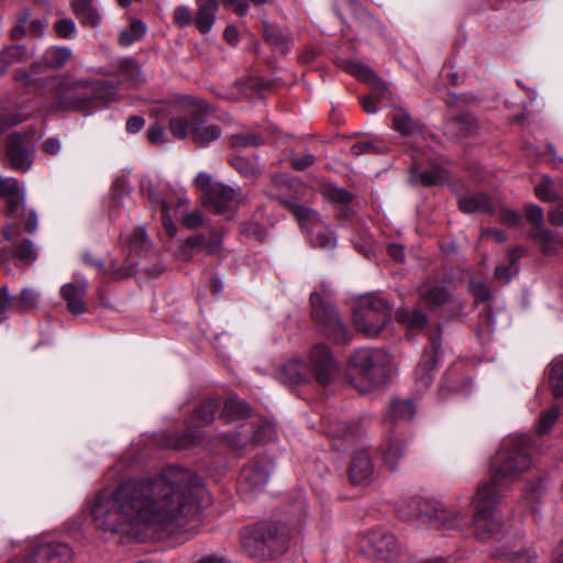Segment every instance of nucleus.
<instances>
[{
    "label": "nucleus",
    "instance_id": "2eb2a0df",
    "mask_svg": "<svg viewBox=\"0 0 563 563\" xmlns=\"http://www.w3.org/2000/svg\"><path fill=\"white\" fill-rule=\"evenodd\" d=\"M240 197V190L217 183L214 189L209 190L207 197H202V202L214 213L227 216L238 207Z\"/></svg>",
    "mask_w": 563,
    "mask_h": 563
},
{
    "label": "nucleus",
    "instance_id": "412c9836",
    "mask_svg": "<svg viewBox=\"0 0 563 563\" xmlns=\"http://www.w3.org/2000/svg\"><path fill=\"white\" fill-rule=\"evenodd\" d=\"M278 378L286 385L305 384L310 378V371L301 358H291L282 365Z\"/></svg>",
    "mask_w": 563,
    "mask_h": 563
},
{
    "label": "nucleus",
    "instance_id": "c85d7f7f",
    "mask_svg": "<svg viewBox=\"0 0 563 563\" xmlns=\"http://www.w3.org/2000/svg\"><path fill=\"white\" fill-rule=\"evenodd\" d=\"M459 207L465 213H489L494 211L493 200L483 192L471 194L460 198Z\"/></svg>",
    "mask_w": 563,
    "mask_h": 563
},
{
    "label": "nucleus",
    "instance_id": "9d476101",
    "mask_svg": "<svg viewBox=\"0 0 563 563\" xmlns=\"http://www.w3.org/2000/svg\"><path fill=\"white\" fill-rule=\"evenodd\" d=\"M221 408L220 398H209L205 400L190 417L188 428L184 432H175L167 439L170 448L181 450L194 446L201 441V434L198 431L199 427L211 423Z\"/></svg>",
    "mask_w": 563,
    "mask_h": 563
},
{
    "label": "nucleus",
    "instance_id": "72a5a7b5",
    "mask_svg": "<svg viewBox=\"0 0 563 563\" xmlns=\"http://www.w3.org/2000/svg\"><path fill=\"white\" fill-rule=\"evenodd\" d=\"M27 58L24 45H10L0 52V76L7 74L10 66L15 63L24 62Z\"/></svg>",
    "mask_w": 563,
    "mask_h": 563
},
{
    "label": "nucleus",
    "instance_id": "c9c22d12",
    "mask_svg": "<svg viewBox=\"0 0 563 563\" xmlns=\"http://www.w3.org/2000/svg\"><path fill=\"white\" fill-rule=\"evenodd\" d=\"M416 413V406L411 399H393L387 410V418L391 421L408 420Z\"/></svg>",
    "mask_w": 563,
    "mask_h": 563
},
{
    "label": "nucleus",
    "instance_id": "69168bd1",
    "mask_svg": "<svg viewBox=\"0 0 563 563\" xmlns=\"http://www.w3.org/2000/svg\"><path fill=\"white\" fill-rule=\"evenodd\" d=\"M216 184L212 181L211 175L205 172L199 173L195 179V185L203 192L202 197H207L209 190L214 189Z\"/></svg>",
    "mask_w": 563,
    "mask_h": 563
},
{
    "label": "nucleus",
    "instance_id": "bf43d9fd",
    "mask_svg": "<svg viewBox=\"0 0 563 563\" xmlns=\"http://www.w3.org/2000/svg\"><path fill=\"white\" fill-rule=\"evenodd\" d=\"M54 30L60 38H73L76 35V24L68 18L57 20Z\"/></svg>",
    "mask_w": 563,
    "mask_h": 563
},
{
    "label": "nucleus",
    "instance_id": "b1692460",
    "mask_svg": "<svg viewBox=\"0 0 563 563\" xmlns=\"http://www.w3.org/2000/svg\"><path fill=\"white\" fill-rule=\"evenodd\" d=\"M197 12L194 16V23L201 34L211 31L216 23L219 9L218 0H196Z\"/></svg>",
    "mask_w": 563,
    "mask_h": 563
},
{
    "label": "nucleus",
    "instance_id": "cd10ccee",
    "mask_svg": "<svg viewBox=\"0 0 563 563\" xmlns=\"http://www.w3.org/2000/svg\"><path fill=\"white\" fill-rule=\"evenodd\" d=\"M87 287L85 283L74 284L69 283L62 287L60 294L67 301V308L71 313L80 314L86 310L85 296Z\"/></svg>",
    "mask_w": 563,
    "mask_h": 563
},
{
    "label": "nucleus",
    "instance_id": "79ce46f5",
    "mask_svg": "<svg viewBox=\"0 0 563 563\" xmlns=\"http://www.w3.org/2000/svg\"><path fill=\"white\" fill-rule=\"evenodd\" d=\"M549 380L555 398L563 396V358L553 361L549 366Z\"/></svg>",
    "mask_w": 563,
    "mask_h": 563
},
{
    "label": "nucleus",
    "instance_id": "7ed1b4c3",
    "mask_svg": "<svg viewBox=\"0 0 563 563\" xmlns=\"http://www.w3.org/2000/svg\"><path fill=\"white\" fill-rule=\"evenodd\" d=\"M112 95L113 87L106 80L64 74L54 78L51 107L89 115L104 108Z\"/></svg>",
    "mask_w": 563,
    "mask_h": 563
},
{
    "label": "nucleus",
    "instance_id": "774afa93",
    "mask_svg": "<svg viewBox=\"0 0 563 563\" xmlns=\"http://www.w3.org/2000/svg\"><path fill=\"white\" fill-rule=\"evenodd\" d=\"M316 161V157L312 154H305L301 157L291 158L290 163L292 168L296 170H305L309 166H311Z\"/></svg>",
    "mask_w": 563,
    "mask_h": 563
},
{
    "label": "nucleus",
    "instance_id": "393cba45",
    "mask_svg": "<svg viewBox=\"0 0 563 563\" xmlns=\"http://www.w3.org/2000/svg\"><path fill=\"white\" fill-rule=\"evenodd\" d=\"M23 136L20 133H13L9 137L8 158L13 169L26 172L30 169L32 162L29 153L22 146Z\"/></svg>",
    "mask_w": 563,
    "mask_h": 563
},
{
    "label": "nucleus",
    "instance_id": "3c124183",
    "mask_svg": "<svg viewBox=\"0 0 563 563\" xmlns=\"http://www.w3.org/2000/svg\"><path fill=\"white\" fill-rule=\"evenodd\" d=\"M521 256V251L519 250H512L508 253V260L510 265H499L495 269V277L499 282L507 284L511 280L512 273L511 268L515 267L516 261Z\"/></svg>",
    "mask_w": 563,
    "mask_h": 563
},
{
    "label": "nucleus",
    "instance_id": "5fc2aeb1",
    "mask_svg": "<svg viewBox=\"0 0 563 563\" xmlns=\"http://www.w3.org/2000/svg\"><path fill=\"white\" fill-rule=\"evenodd\" d=\"M130 249L134 252H146L150 240L144 228H137L129 238Z\"/></svg>",
    "mask_w": 563,
    "mask_h": 563
},
{
    "label": "nucleus",
    "instance_id": "f03ea898",
    "mask_svg": "<svg viewBox=\"0 0 563 563\" xmlns=\"http://www.w3.org/2000/svg\"><path fill=\"white\" fill-rule=\"evenodd\" d=\"M500 501V490L492 485H481L473 498L474 534L479 541L494 540L490 549L493 559L517 563H532L538 559L536 551L516 530L503 532L504 523L496 515Z\"/></svg>",
    "mask_w": 563,
    "mask_h": 563
},
{
    "label": "nucleus",
    "instance_id": "20e7f679",
    "mask_svg": "<svg viewBox=\"0 0 563 563\" xmlns=\"http://www.w3.org/2000/svg\"><path fill=\"white\" fill-rule=\"evenodd\" d=\"M298 532L285 522H262L243 531L241 545L251 560L275 561L289 550Z\"/></svg>",
    "mask_w": 563,
    "mask_h": 563
},
{
    "label": "nucleus",
    "instance_id": "a19ab883",
    "mask_svg": "<svg viewBox=\"0 0 563 563\" xmlns=\"http://www.w3.org/2000/svg\"><path fill=\"white\" fill-rule=\"evenodd\" d=\"M448 129L452 133H457L461 136H467L476 129L475 120L471 114L463 113L452 119L448 124Z\"/></svg>",
    "mask_w": 563,
    "mask_h": 563
},
{
    "label": "nucleus",
    "instance_id": "4c0bfd02",
    "mask_svg": "<svg viewBox=\"0 0 563 563\" xmlns=\"http://www.w3.org/2000/svg\"><path fill=\"white\" fill-rule=\"evenodd\" d=\"M147 197L150 202L161 210V220L162 224L168 232V234L174 235L176 233V227L173 223L172 217L169 214V205L168 202L159 195L151 191L148 189Z\"/></svg>",
    "mask_w": 563,
    "mask_h": 563
},
{
    "label": "nucleus",
    "instance_id": "e433bc0d",
    "mask_svg": "<svg viewBox=\"0 0 563 563\" xmlns=\"http://www.w3.org/2000/svg\"><path fill=\"white\" fill-rule=\"evenodd\" d=\"M390 115L394 129L400 134L412 135L419 131L417 122L411 119L405 109L397 108Z\"/></svg>",
    "mask_w": 563,
    "mask_h": 563
},
{
    "label": "nucleus",
    "instance_id": "f257e3e1",
    "mask_svg": "<svg viewBox=\"0 0 563 563\" xmlns=\"http://www.w3.org/2000/svg\"><path fill=\"white\" fill-rule=\"evenodd\" d=\"M203 493L201 478L192 471L170 465L158 475L131 478L111 493L98 494L91 515L99 529L144 542L159 533L187 531Z\"/></svg>",
    "mask_w": 563,
    "mask_h": 563
},
{
    "label": "nucleus",
    "instance_id": "6e6552de",
    "mask_svg": "<svg viewBox=\"0 0 563 563\" xmlns=\"http://www.w3.org/2000/svg\"><path fill=\"white\" fill-rule=\"evenodd\" d=\"M412 512L408 519L417 520L434 529H460L466 520V512L455 509L441 501H429L424 499L412 501Z\"/></svg>",
    "mask_w": 563,
    "mask_h": 563
},
{
    "label": "nucleus",
    "instance_id": "052dcab7",
    "mask_svg": "<svg viewBox=\"0 0 563 563\" xmlns=\"http://www.w3.org/2000/svg\"><path fill=\"white\" fill-rule=\"evenodd\" d=\"M173 21L174 23L183 29L189 26L194 23V18L189 7L187 5H178L173 11Z\"/></svg>",
    "mask_w": 563,
    "mask_h": 563
},
{
    "label": "nucleus",
    "instance_id": "4468645a",
    "mask_svg": "<svg viewBox=\"0 0 563 563\" xmlns=\"http://www.w3.org/2000/svg\"><path fill=\"white\" fill-rule=\"evenodd\" d=\"M75 559L73 549L65 542H38L30 549L29 560L33 563H67Z\"/></svg>",
    "mask_w": 563,
    "mask_h": 563
},
{
    "label": "nucleus",
    "instance_id": "4be33fe9",
    "mask_svg": "<svg viewBox=\"0 0 563 563\" xmlns=\"http://www.w3.org/2000/svg\"><path fill=\"white\" fill-rule=\"evenodd\" d=\"M275 435L274 426L269 422L261 423L252 433L239 432L236 435H225L224 440L234 449H240L246 444L249 440L256 443H266Z\"/></svg>",
    "mask_w": 563,
    "mask_h": 563
},
{
    "label": "nucleus",
    "instance_id": "1a4fd4ad",
    "mask_svg": "<svg viewBox=\"0 0 563 563\" xmlns=\"http://www.w3.org/2000/svg\"><path fill=\"white\" fill-rule=\"evenodd\" d=\"M350 364L367 380L369 387L386 383L394 369L393 356L379 349L356 350Z\"/></svg>",
    "mask_w": 563,
    "mask_h": 563
},
{
    "label": "nucleus",
    "instance_id": "7c9ffc66",
    "mask_svg": "<svg viewBox=\"0 0 563 563\" xmlns=\"http://www.w3.org/2000/svg\"><path fill=\"white\" fill-rule=\"evenodd\" d=\"M449 297L448 288L440 284H427L420 288V301L429 308L442 306Z\"/></svg>",
    "mask_w": 563,
    "mask_h": 563
},
{
    "label": "nucleus",
    "instance_id": "c03bdc74",
    "mask_svg": "<svg viewBox=\"0 0 563 563\" xmlns=\"http://www.w3.org/2000/svg\"><path fill=\"white\" fill-rule=\"evenodd\" d=\"M396 317L399 322L412 330H421L428 322L427 316L420 310H399Z\"/></svg>",
    "mask_w": 563,
    "mask_h": 563
},
{
    "label": "nucleus",
    "instance_id": "4d7b16f0",
    "mask_svg": "<svg viewBox=\"0 0 563 563\" xmlns=\"http://www.w3.org/2000/svg\"><path fill=\"white\" fill-rule=\"evenodd\" d=\"M559 415H560V410L558 407H552L549 410L544 411L539 419L538 430H537L538 433L539 434L547 433L552 428V426L555 423V421L558 420Z\"/></svg>",
    "mask_w": 563,
    "mask_h": 563
},
{
    "label": "nucleus",
    "instance_id": "0eeeda50",
    "mask_svg": "<svg viewBox=\"0 0 563 563\" xmlns=\"http://www.w3.org/2000/svg\"><path fill=\"white\" fill-rule=\"evenodd\" d=\"M390 316L389 303L384 298L369 294L356 301L353 310V323L357 332L374 338L387 325Z\"/></svg>",
    "mask_w": 563,
    "mask_h": 563
},
{
    "label": "nucleus",
    "instance_id": "423d86ee",
    "mask_svg": "<svg viewBox=\"0 0 563 563\" xmlns=\"http://www.w3.org/2000/svg\"><path fill=\"white\" fill-rule=\"evenodd\" d=\"M357 559L382 563L406 559V548L396 536L384 528H372L360 533Z\"/></svg>",
    "mask_w": 563,
    "mask_h": 563
},
{
    "label": "nucleus",
    "instance_id": "09e8293b",
    "mask_svg": "<svg viewBox=\"0 0 563 563\" xmlns=\"http://www.w3.org/2000/svg\"><path fill=\"white\" fill-rule=\"evenodd\" d=\"M536 196L543 201H555L559 195L554 189V183L547 175L541 177L540 184L534 188Z\"/></svg>",
    "mask_w": 563,
    "mask_h": 563
},
{
    "label": "nucleus",
    "instance_id": "ddd939ff",
    "mask_svg": "<svg viewBox=\"0 0 563 563\" xmlns=\"http://www.w3.org/2000/svg\"><path fill=\"white\" fill-rule=\"evenodd\" d=\"M527 220L533 225L529 232L530 238L540 245L545 255L556 252L559 245H563V240L555 236L543 227V210L536 205H530L526 210Z\"/></svg>",
    "mask_w": 563,
    "mask_h": 563
},
{
    "label": "nucleus",
    "instance_id": "bb28decb",
    "mask_svg": "<svg viewBox=\"0 0 563 563\" xmlns=\"http://www.w3.org/2000/svg\"><path fill=\"white\" fill-rule=\"evenodd\" d=\"M220 136V126L216 124H206L196 115V113H191V137L196 144L207 146Z\"/></svg>",
    "mask_w": 563,
    "mask_h": 563
},
{
    "label": "nucleus",
    "instance_id": "c756f323",
    "mask_svg": "<svg viewBox=\"0 0 563 563\" xmlns=\"http://www.w3.org/2000/svg\"><path fill=\"white\" fill-rule=\"evenodd\" d=\"M71 8L75 15L84 25L98 26L101 14L93 4V0H73Z\"/></svg>",
    "mask_w": 563,
    "mask_h": 563
},
{
    "label": "nucleus",
    "instance_id": "39448f33",
    "mask_svg": "<svg viewBox=\"0 0 563 563\" xmlns=\"http://www.w3.org/2000/svg\"><path fill=\"white\" fill-rule=\"evenodd\" d=\"M532 465L528 437L514 435L508 438L497 452L492 464V479L483 485H492L499 490L517 481Z\"/></svg>",
    "mask_w": 563,
    "mask_h": 563
},
{
    "label": "nucleus",
    "instance_id": "dca6fc26",
    "mask_svg": "<svg viewBox=\"0 0 563 563\" xmlns=\"http://www.w3.org/2000/svg\"><path fill=\"white\" fill-rule=\"evenodd\" d=\"M0 197L7 200V216L12 220H22L25 214V192L18 179L0 175Z\"/></svg>",
    "mask_w": 563,
    "mask_h": 563
},
{
    "label": "nucleus",
    "instance_id": "de8ad7c7",
    "mask_svg": "<svg viewBox=\"0 0 563 563\" xmlns=\"http://www.w3.org/2000/svg\"><path fill=\"white\" fill-rule=\"evenodd\" d=\"M264 38L269 45L275 46L282 52L288 49V37L275 25L265 24Z\"/></svg>",
    "mask_w": 563,
    "mask_h": 563
},
{
    "label": "nucleus",
    "instance_id": "e2e57ef3",
    "mask_svg": "<svg viewBox=\"0 0 563 563\" xmlns=\"http://www.w3.org/2000/svg\"><path fill=\"white\" fill-rule=\"evenodd\" d=\"M13 297L9 292V288L7 286L1 287L0 289V323L3 322L8 318V311L12 306Z\"/></svg>",
    "mask_w": 563,
    "mask_h": 563
},
{
    "label": "nucleus",
    "instance_id": "a18cd8bd",
    "mask_svg": "<svg viewBox=\"0 0 563 563\" xmlns=\"http://www.w3.org/2000/svg\"><path fill=\"white\" fill-rule=\"evenodd\" d=\"M231 164L233 168L246 177H255L263 170L262 166L258 164L257 158L236 156L232 159Z\"/></svg>",
    "mask_w": 563,
    "mask_h": 563
},
{
    "label": "nucleus",
    "instance_id": "13d9d810",
    "mask_svg": "<svg viewBox=\"0 0 563 563\" xmlns=\"http://www.w3.org/2000/svg\"><path fill=\"white\" fill-rule=\"evenodd\" d=\"M323 195L328 199L339 203H347L352 200L350 192L334 185H325L323 188Z\"/></svg>",
    "mask_w": 563,
    "mask_h": 563
},
{
    "label": "nucleus",
    "instance_id": "9b49d317",
    "mask_svg": "<svg viewBox=\"0 0 563 563\" xmlns=\"http://www.w3.org/2000/svg\"><path fill=\"white\" fill-rule=\"evenodd\" d=\"M310 305L312 318L325 336L339 345H346L351 342L352 335L332 305L323 301L318 292L310 295Z\"/></svg>",
    "mask_w": 563,
    "mask_h": 563
},
{
    "label": "nucleus",
    "instance_id": "58836bf2",
    "mask_svg": "<svg viewBox=\"0 0 563 563\" xmlns=\"http://www.w3.org/2000/svg\"><path fill=\"white\" fill-rule=\"evenodd\" d=\"M310 243L313 247L330 251L335 247L336 240L333 233L322 224L309 233Z\"/></svg>",
    "mask_w": 563,
    "mask_h": 563
},
{
    "label": "nucleus",
    "instance_id": "f8f14e48",
    "mask_svg": "<svg viewBox=\"0 0 563 563\" xmlns=\"http://www.w3.org/2000/svg\"><path fill=\"white\" fill-rule=\"evenodd\" d=\"M310 376L313 375L320 385L329 384L338 372V364L330 347L323 343H317L309 353Z\"/></svg>",
    "mask_w": 563,
    "mask_h": 563
},
{
    "label": "nucleus",
    "instance_id": "338daca9",
    "mask_svg": "<svg viewBox=\"0 0 563 563\" xmlns=\"http://www.w3.org/2000/svg\"><path fill=\"white\" fill-rule=\"evenodd\" d=\"M470 289L478 301H487L490 298V291L484 283L470 280Z\"/></svg>",
    "mask_w": 563,
    "mask_h": 563
},
{
    "label": "nucleus",
    "instance_id": "37998d69",
    "mask_svg": "<svg viewBox=\"0 0 563 563\" xmlns=\"http://www.w3.org/2000/svg\"><path fill=\"white\" fill-rule=\"evenodd\" d=\"M146 32V25L141 20H133L130 26L121 31L119 43L122 46H130L140 40Z\"/></svg>",
    "mask_w": 563,
    "mask_h": 563
},
{
    "label": "nucleus",
    "instance_id": "6ab92c4d",
    "mask_svg": "<svg viewBox=\"0 0 563 563\" xmlns=\"http://www.w3.org/2000/svg\"><path fill=\"white\" fill-rule=\"evenodd\" d=\"M277 198L287 209H289L302 230L310 233L322 224L319 213L310 207L285 199L280 196H277Z\"/></svg>",
    "mask_w": 563,
    "mask_h": 563
},
{
    "label": "nucleus",
    "instance_id": "a878e982",
    "mask_svg": "<svg viewBox=\"0 0 563 563\" xmlns=\"http://www.w3.org/2000/svg\"><path fill=\"white\" fill-rule=\"evenodd\" d=\"M380 452L384 464L394 471L406 453V444L397 435L390 434L382 442Z\"/></svg>",
    "mask_w": 563,
    "mask_h": 563
},
{
    "label": "nucleus",
    "instance_id": "aec40b11",
    "mask_svg": "<svg viewBox=\"0 0 563 563\" xmlns=\"http://www.w3.org/2000/svg\"><path fill=\"white\" fill-rule=\"evenodd\" d=\"M374 464L366 450L356 451L350 464V479L354 484H366L374 477Z\"/></svg>",
    "mask_w": 563,
    "mask_h": 563
},
{
    "label": "nucleus",
    "instance_id": "864d4df0",
    "mask_svg": "<svg viewBox=\"0 0 563 563\" xmlns=\"http://www.w3.org/2000/svg\"><path fill=\"white\" fill-rule=\"evenodd\" d=\"M16 300L18 309L20 311H27L34 309L38 302V294L34 289L25 288L18 297H13Z\"/></svg>",
    "mask_w": 563,
    "mask_h": 563
},
{
    "label": "nucleus",
    "instance_id": "473e14b6",
    "mask_svg": "<svg viewBox=\"0 0 563 563\" xmlns=\"http://www.w3.org/2000/svg\"><path fill=\"white\" fill-rule=\"evenodd\" d=\"M187 244L194 249H199L207 254L214 255L222 250V238L219 233L212 232L210 238L196 235L187 239Z\"/></svg>",
    "mask_w": 563,
    "mask_h": 563
},
{
    "label": "nucleus",
    "instance_id": "0e129e2a",
    "mask_svg": "<svg viewBox=\"0 0 563 563\" xmlns=\"http://www.w3.org/2000/svg\"><path fill=\"white\" fill-rule=\"evenodd\" d=\"M184 227L189 230L197 229L203 224V216L199 210H194L181 217Z\"/></svg>",
    "mask_w": 563,
    "mask_h": 563
},
{
    "label": "nucleus",
    "instance_id": "680f3d73",
    "mask_svg": "<svg viewBox=\"0 0 563 563\" xmlns=\"http://www.w3.org/2000/svg\"><path fill=\"white\" fill-rule=\"evenodd\" d=\"M31 13L29 10L23 9L16 20L15 25L11 30V38L14 41L21 40L25 35V24L27 23Z\"/></svg>",
    "mask_w": 563,
    "mask_h": 563
},
{
    "label": "nucleus",
    "instance_id": "6e6d98bb",
    "mask_svg": "<svg viewBox=\"0 0 563 563\" xmlns=\"http://www.w3.org/2000/svg\"><path fill=\"white\" fill-rule=\"evenodd\" d=\"M264 143L261 135L254 133L238 134L233 136L232 145L235 148L256 147Z\"/></svg>",
    "mask_w": 563,
    "mask_h": 563
},
{
    "label": "nucleus",
    "instance_id": "603ef678",
    "mask_svg": "<svg viewBox=\"0 0 563 563\" xmlns=\"http://www.w3.org/2000/svg\"><path fill=\"white\" fill-rule=\"evenodd\" d=\"M169 131L174 137L183 140L189 131L191 132V120L189 121L186 117H175L169 121Z\"/></svg>",
    "mask_w": 563,
    "mask_h": 563
},
{
    "label": "nucleus",
    "instance_id": "ea45409f",
    "mask_svg": "<svg viewBox=\"0 0 563 563\" xmlns=\"http://www.w3.org/2000/svg\"><path fill=\"white\" fill-rule=\"evenodd\" d=\"M349 71L360 80L373 85L377 92H383L387 89L386 85L382 82L374 71L365 65L354 63L350 66Z\"/></svg>",
    "mask_w": 563,
    "mask_h": 563
},
{
    "label": "nucleus",
    "instance_id": "a211bd4d",
    "mask_svg": "<svg viewBox=\"0 0 563 563\" xmlns=\"http://www.w3.org/2000/svg\"><path fill=\"white\" fill-rule=\"evenodd\" d=\"M272 470V462L261 457L253 461L241 472V483L250 490H262L268 482Z\"/></svg>",
    "mask_w": 563,
    "mask_h": 563
},
{
    "label": "nucleus",
    "instance_id": "f704fd0d",
    "mask_svg": "<svg viewBox=\"0 0 563 563\" xmlns=\"http://www.w3.org/2000/svg\"><path fill=\"white\" fill-rule=\"evenodd\" d=\"M221 417L227 421H235L249 415L247 404L238 397H230L224 402L221 401Z\"/></svg>",
    "mask_w": 563,
    "mask_h": 563
},
{
    "label": "nucleus",
    "instance_id": "49530a36",
    "mask_svg": "<svg viewBox=\"0 0 563 563\" xmlns=\"http://www.w3.org/2000/svg\"><path fill=\"white\" fill-rule=\"evenodd\" d=\"M357 431V426L347 421H329L327 434L332 439H350Z\"/></svg>",
    "mask_w": 563,
    "mask_h": 563
},
{
    "label": "nucleus",
    "instance_id": "8fccbe9b",
    "mask_svg": "<svg viewBox=\"0 0 563 563\" xmlns=\"http://www.w3.org/2000/svg\"><path fill=\"white\" fill-rule=\"evenodd\" d=\"M13 256L15 260L31 264L36 260V251L31 240H23L14 250Z\"/></svg>",
    "mask_w": 563,
    "mask_h": 563
},
{
    "label": "nucleus",
    "instance_id": "f3484780",
    "mask_svg": "<svg viewBox=\"0 0 563 563\" xmlns=\"http://www.w3.org/2000/svg\"><path fill=\"white\" fill-rule=\"evenodd\" d=\"M440 349V338L438 335L431 336L430 345L424 350L415 373L416 380L422 388H428L433 380L432 371L438 363Z\"/></svg>",
    "mask_w": 563,
    "mask_h": 563
},
{
    "label": "nucleus",
    "instance_id": "5701e85b",
    "mask_svg": "<svg viewBox=\"0 0 563 563\" xmlns=\"http://www.w3.org/2000/svg\"><path fill=\"white\" fill-rule=\"evenodd\" d=\"M448 178L446 170L439 166L422 168L421 166L413 165L410 169L409 183L426 187L438 186L444 184Z\"/></svg>",
    "mask_w": 563,
    "mask_h": 563
},
{
    "label": "nucleus",
    "instance_id": "2f4dec72",
    "mask_svg": "<svg viewBox=\"0 0 563 563\" xmlns=\"http://www.w3.org/2000/svg\"><path fill=\"white\" fill-rule=\"evenodd\" d=\"M73 57V52L66 46H53L47 48L43 56L42 62L45 66L59 69L63 68Z\"/></svg>",
    "mask_w": 563,
    "mask_h": 563
}]
</instances>
